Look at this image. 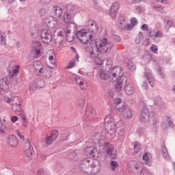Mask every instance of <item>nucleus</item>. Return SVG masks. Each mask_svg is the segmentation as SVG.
Returning <instances> with one entry per match:
<instances>
[{
    "label": "nucleus",
    "instance_id": "f257e3e1",
    "mask_svg": "<svg viewBox=\"0 0 175 175\" xmlns=\"http://www.w3.org/2000/svg\"><path fill=\"white\" fill-rule=\"evenodd\" d=\"M79 169L88 175L97 174L100 172V164L98 160L88 157L82 160Z\"/></svg>",
    "mask_w": 175,
    "mask_h": 175
},
{
    "label": "nucleus",
    "instance_id": "f03ea898",
    "mask_svg": "<svg viewBox=\"0 0 175 175\" xmlns=\"http://www.w3.org/2000/svg\"><path fill=\"white\" fill-rule=\"evenodd\" d=\"M99 76L102 80H108V79H110V80L114 81V79L118 80L122 79L124 72H122V68L121 66H114L109 68L107 72L100 69L99 70Z\"/></svg>",
    "mask_w": 175,
    "mask_h": 175
},
{
    "label": "nucleus",
    "instance_id": "7ed1b4c3",
    "mask_svg": "<svg viewBox=\"0 0 175 175\" xmlns=\"http://www.w3.org/2000/svg\"><path fill=\"white\" fill-rule=\"evenodd\" d=\"M64 21L66 24H67L66 28H65L64 31L66 34V39L68 42H73V35H72V29L71 28H74L76 29L77 28V25L75 23V20L73 19V16L69 12H65L64 14Z\"/></svg>",
    "mask_w": 175,
    "mask_h": 175
},
{
    "label": "nucleus",
    "instance_id": "20e7f679",
    "mask_svg": "<svg viewBox=\"0 0 175 175\" xmlns=\"http://www.w3.org/2000/svg\"><path fill=\"white\" fill-rule=\"evenodd\" d=\"M95 44L98 53H109L113 47L111 42L106 38L97 39Z\"/></svg>",
    "mask_w": 175,
    "mask_h": 175
},
{
    "label": "nucleus",
    "instance_id": "39448f33",
    "mask_svg": "<svg viewBox=\"0 0 175 175\" xmlns=\"http://www.w3.org/2000/svg\"><path fill=\"white\" fill-rule=\"evenodd\" d=\"M114 122V116L111 113L107 115L105 120V128L109 135H114L117 132V124Z\"/></svg>",
    "mask_w": 175,
    "mask_h": 175
},
{
    "label": "nucleus",
    "instance_id": "423d86ee",
    "mask_svg": "<svg viewBox=\"0 0 175 175\" xmlns=\"http://www.w3.org/2000/svg\"><path fill=\"white\" fill-rule=\"evenodd\" d=\"M16 83V79L4 77L0 79V92H9L10 88Z\"/></svg>",
    "mask_w": 175,
    "mask_h": 175
},
{
    "label": "nucleus",
    "instance_id": "0eeeda50",
    "mask_svg": "<svg viewBox=\"0 0 175 175\" xmlns=\"http://www.w3.org/2000/svg\"><path fill=\"white\" fill-rule=\"evenodd\" d=\"M75 36L81 43L88 44L90 40H92L93 36L90 34L88 30L81 29L76 32Z\"/></svg>",
    "mask_w": 175,
    "mask_h": 175
},
{
    "label": "nucleus",
    "instance_id": "6e6552de",
    "mask_svg": "<svg viewBox=\"0 0 175 175\" xmlns=\"http://www.w3.org/2000/svg\"><path fill=\"white\" fill-rule=\"evenodd\" d=\"M102 148L101 152H105L107 157H110L111 159H117V150L114 148V146L109 142L104 143L103 146H100Z\"/></svg>",
    "mask_w": 175,
    "mask_h": 175
},
{
    "label": "nucleus",
    "instance_id": "1a4fd4ad",
    "mask_svg": "<svg viewBox=\"0 0 175 175\" xmlns=\"http://www.w3.org/2000/svg\"><path fill=\"white\" fill-rule=\"evenodd\" d=\"M43 51V46L39 41H33L31 45V51L30 53V56L33 59H36L39 58Z\"/></svg>",
    "mask_w": 175,
    "mask_h": 175
},
{
    "label": "nucleus",
    "instance_id": "9d476101",
    "mask_svg": "<svg viewBox=\"0 0 175 175\" xmlns=\"http://www.w3.org/2000/svg\"><path fill=\"white\" fill-rule=\"evenodd\" d=\"M154 117L155 112H150V111L148 110V107H147L146 106L143 107L139 116V120L141 122H143L144 124H147V122H150V118H154Z\"/></svg>",
    "mask_w": 175,
    "mask_h": 175
},
{
    "label": "nucleus",
    "instance_id": "9b49d317",
    "mask_svg": "<svg viewBox=\"0 0 175 175\" xmlns=\"http://www.w3.org/2000/svg\"><path fill=\"white\" fill-rule=\"evenodd\" d=\"M116 109L120 113V116L127 120H130V118L133 117V112L132 111V109H131L126 104H123L121 107H117Z\"/></svg>",
    "mask_w": 175,
    "mask_h": 175
},
{
    "label": "nucleus",
    "instance_id": "f8f14e48",
    "mask_svg": "<svg viewBox=\"0 0 175 175\" xmlns=\"http://www.w3.org/2000/svg\"><path fill=\"white\" fill-rule=\"evenodd\" d=\"M40 39L44 44H50V42L53 41L51 31L49 29L40 31Z\"/></svg>",
    "mask_w": 175,
    "mask_h": 175
},
{
    "label": "nucleus",
    "instance_id": "ddd939ff",
    "mask_svg": "<svg viewBox=\"0 0 175 175\" xmlns=\"http://www.w3.org/2000/svg\"><path fill=\"white\" fill-rule=\"evenodd\" d=\"M8 72L11 79H13V77L20 72V66L16 65L14 62H10V64L8 67Z\"/></svg>",
    "mask_w": 175,
    "mask_h": 175
},
{
    "label": "nucleus",
    "instance_id": "4468645a",
    "mask_svg": "<svg viewBox=\"0 0 175 175\" xmlns=\"http://www.w3.org/2000/svg\"><path fill=\"white\" fill-rule=\"evenodd\" d=\"M117 126V134H118V138L119 140H124L126 136V131H125V128H124V123L121 121L119 120L118 122V124H116Z\"/></svg>",
    "mask_w": 175,
    "mask_h": 175
},
{
    "label": "nucleus",
    "instance_id": "2eb2a0df",
    "mask_svg": "<svg viewBox=\"0 0 175 175\" xmlns=\"http://www.w3.org/2000/svg\"><path fill=\"white\" fill-rule=\"evenodd\" d=\"M24 154L27 159H32L33 155H35V150L33 147L31 146L29 142H27L23 147Z\"/></svg>",
    "mask_w": 175,
    "mask_h": 175
},
{
    "label": "nucleus",
    "instance_id": "dca6fc26",
    "mask_svg": "<svg viewBox=\"0 0 175 175\" xmlns=\"http://www.w3.org/2000/svg\"><path fill=\"white\" fill-rule=\"evenodd\" d=\"M45 66H46L43 65L42 62L38 60L34 61L31 64V70H33L37 76H39L42 74V71L44 69Z\"/></svg>",
    "mask_w": 175,
    "mask_h": 175
},
{
    "label": "nucleus",
    "instance_id": "f3484780",
    "mask_svg": "<svg viewBox=\"0 0 175 175\" xmlns=\"http://www.w3.org/2000/svg\"><path fill=\"white\" fill-rule=\"evenodd\" d=\"M57 137H58V131L54 130L51 132L50 135L44 137V143H45L46 146H51V144L57 140Z\"/></svg>",
    "mask_w": 175,
    "mask_h": 175
},
{
    "label": "nucleus",
    "instance_id": "a211bd4d",
    "mask_svg": "<svg viewBox=\"0 0 175 175\" xmlns=\"http://www.w3.org/2000/svg\"><path fill=\"white\" fill-rule=\"evenodd\" d=\"M149 36L155 43H159L160 38L163 36V33L161 30L155 31L153 29H151L149 31Z\"/></svg>",
    "mask_w": 175,
    "mask_h": 175
},
{
    "label": "nucleus",
    "instance_id": "6ab92c4d",
    "mask_svg": "<svg viewBox=\"0 0 175 175\" xmlns=\"http://www.w3.org/2000/svg\"><path fill=\"white\" fill-rule=\"evenodd\" d=\"M46 87V83L43 79H36L33 83L32 85L30 87V91H33L35 88L36 90H40V88H44Z\"/></svg>",
    "mask_w": 175,
    "mask_h": 175
},
{
    "label": "nucleus",
    "instance_id": "aec40b11",
    "mask_svg": "<svg viewBox=\"0 0 175 175\" xmlns=\"http://www.w3.org/2000/svg\"><path fill=\"white\" fill-rule=\"evenodd\" d=\"M85 154L86 155H90L92 158H98V154L99 152H98V149L94 146L86 147L85 149Z\"/></svg>",
    "mask_w": 175,
    "mask_h": 175
},
{
    "label": "nucleus",
    "instance_id": "412c9836",
    "mask_svg": "<svg viewBox=\"0 0 175 175\" xmlns=\"http://www.w3.org/2000/svg\"><path fill=\"white\" fill-rule=\"evenodd\" d=\"M54 68V67H53ZM51 66H45L44 69H43L38 76H42V77H45V79H51V76H53V68Z\"/></svg>",
    "mask_w": 175,
    "mask_h": 175
},
{
    "label": "nucleus",
    "instance_id": "4be33fe9",
    "mask_svg": "<svg viewBox=\"0 0 175 175\" xmlns=\"http://www.w3.org/2000/svg\"><path fill=\"white\" fill-rule=\"evenodd\" d=\"M45 24L46 27H48L49 29L55 28V25H57V18L54 16H49L45 19Z\"/></svg>",
    "mask_w": 175,
    "mask_h": 175
},
{
    "label": "nucleus",
    "instance_id": "5701e85b",
    "mask_svg": "<svg viewBox=\"0 0 175 175\" xmlns=\"http://www.w3.org/2000/svg\"><path fill=\"white\" fill-rule=\"evenodd\" d=\"M118 3H113L110 9L109 14L110 17L112 18H116L117 17V14H118V9H119Z\"/></svg>",
    "mask_w": 175,
    "mask_h": 175
},
{
    "label": "nucleus",
    "instance_id": "b1692460",
    "mask_svg": "<svg viewBox=\"0 0 175 175\" xmlns=\"http://www.w3.org/2000/svg\"><path fill=\"white\" fill-rule=\"evenodd\" d=\"M116 80H117V82L114 85L115 90L116 92H120V91H122V88H124V83H126V79L120 78Z\"/></svg>",
    "mask_w": 175,
    "mask_h": 175
},
{
    "label": "nucleus",
    "instance_id": "393cba45",
    "mask_svg": "<svg viewBox=\"0 0 175 175\" xmlns=\"http://www.w3.org/2000/svg\"><path fill=\"white\" fill-rule=\"evenodd\" d=\"M85 114L89 120H94L96 117V111L91 106L86 107Z\"/></svg>",
    "mask_w": 175,
    "mask_h": 175
},
{
    "label": "nucleus",
    "instance_id": "a878e982",
    "mask_svg": "<svg viewBox=\"0 0 175 175\" xmlns=\"http://www.w3.org/2000/svg\"><path fill=\"white\" fill-rule=\"evenodd\" d=\"M128 167L132 173H137L140 169V165L135 161H130L128 164Z\"/></svg>",
    "mask_w": 175,
    "mask_h": 175
},
{
    "label": "nucleus",
    "instance_id": "bb28decb",
    "mask_svg": "<svg viewBox=\"0 0 175 175\" xmlns=\"http://www.w3.org/2000/svg\"><path fill=\"white\" fill-rule=\"evenodd\" d=\"M88 31L89 32H91V33H93V35H95L96 32H98V25L94 21H90L89 25H88Z\"/></svg>",
    "mask_w": 175,
    "mask_h": 175
},
{
    "label": "nucleus",
    "instance_id": "cd10ccee",
    "mask_svg": "<svg viewBox=\"0 0 175 175\" xmlns=\"http://www.w3.org/2000/svg\"><path fill=\"white\" fill-rule=\"evenodd\" d=\"M124 91L127 95H133L135 94V87L132 83L126 82L124 85Z\"/></svg>",
    "mask_w": 175,
    "mask_h": 175
},
{
    "label": "nucleus",
    "instance_id": "c85d7f7f",
    "mask_svg": "<svg viewBox=\"0 0 175 175\" xmlns=\"http://www.w3.org/2000/svg\"><path fill=\"white\" fill-rule=\"evenodd\" d=\"M142 161L147 166H151V154L150 152H144L142 154Z\"/></svg>",
    "mask_w": 175,
    "mask_h": 175
},
{
    "label": "nucleus",
    "instance_id": "c756f323",
    "mask_svg": "<svg viewBox=\"0 0 175 175\" xmlns=\"http://www.w3.org/2000/svg\"><path fill=\"white\" fill-rule=\"evenodd\" d=\"M8 143L11 147H17L18 144V141L17 138L14 135H10L8 137Z\"/></svg>",
    "mask_w": 175,
    "mask_h": 175
},
{
    "label": "nucleus",
    "instance_id": "7c9ffc66",
    "mask_svg": "<svg viewBox=\"0 0 175 175\" xmlns=\"http://www.w3.org/2000/svg\"><path fill=\"white\" fill-rule=\"evenodd\" d=\"M75 81L81 90H87L88 85H87V83L84 81V80L80 79L79 77H75Z\"/></svg>",
    "mask_w": 175,
    "mask_h": 175
},
{
    "label": "nucleus",
    "instance_id": "2f4dec72",
    "mask_svg": "<svg viewBox=\"0 0 175 175\" xmlns=\"http://www.w3.org/2000/svg\"><path fill=\"white\" fill-rule=\"evenodd\" d=\"M49 56H48V59L52 66L53 68H55L57 65H55V59H54V57H55V53H54V50H51L48 53Z\"/></svg>",
    "mask_w": 175,
    "mask_h": 175
},
{
    "label": "nucleus",
    "instance_id": "473e14b6",
    "mask_svg": "<svg viewBox=\"0 0 175 175\" xmlns=\"http://www.w3.org/2000/svg\"><path fill=\"white\" fill-rule=\"evenodd\" d=\"M162 126L164 129H166L167 128H173L174 124H173V122H172V120H170V118L167 117L166 120L163 122Z\"/></svg>",
    "mask_w": 175,
    "mask_h": 175
},
{
    "label": "nucleus",
    "instance_id": "72a5a7b5",
    "mask_svg": "<svg viewBox=\"0 0 175 175\" xmlns=\"http://www.w3.org/2000/svg\"><path fill=\"white\" fill-rule=\"evenodd\" d=\"M126 24H128V22L125 18L121 17L119 18L118 20V27L120 28V29H125L126 27Z\"/></svg>",
    "mask_w": 175,
    "mask_h": 175
},
{
    "label": "nucleus",
    "instance_id": "f704fd0d",
    "mask_svg": "<svg viewBox=\"0 0 175 175\" xmlns=\"http://www.w3.org/2000/svg\"><path fill=\"white\" fill-rule=\"evenodd\" d=\"M144 76L147 79L150 85H151V87H154V84L152 83V75L151 74V71L148 70H145Z\"/></svg>",
    "mask_w": 175,
    "mask_h": 175
},
{
    "label": "nucleus",
    "instance_id": "c9c22d12",
    "mask_svg": "<svg viewBox=\"0 0 175 175\" xmlns=\"http://www.w3.org/2000/svg\"><path fill=\"white\" fill-rule=\"evenodd\" d=\"M173 23L174 21L172 18H165L164 22V26L165 29H169L170 28H172V27H173Z\"/></svg>",
    "mask_w": 175,
    "mask_h": 175
},
{
    "label": "nucleus",
    "instance_id": "e433bc0d",
    "mask_svg": "<svg viewBox=\"0 0 175 175\" xmlns=\"http://www.w3.org/2000/svg\"><path fill=\"white\" fill-rule=\"evenodd\" d=\"M53 12L55 14V16H57V17H62L64 14V12L61 7H58V6L54 7Z\"/></svg>",
    "mask_w": 175,
    "mask_h": 175
},
{
    "label": "nucleus",
    "instance_id": "4c0bfd02",
    "mask_svg": "<svg viewBox=\"0 0 175 175\" xmlns=\"http://www.w3.org/2000/svg\"><path fill=\"white\" fill-rule=\"evenodd\" d=\"M86 52L88 53L90 58H95L96 57V55H95V53L94 52V46H89L86 49Z\"/></svg>",
    "mask_w": 175,
    "mask_h": 175
},
{
    "label": "nucleus",
    "instance_id": "58836bf2",
    "mask_svg": "<svg viewBox=\"0 0 175 175\" xmlns=\"http://www.w3.org/2000/svg\"><path fill=\"white\" fill-rule=\"evenodd\" d=\"M162 154L164 159H166L167 161H169L170 159V156H169V152L167 151V149L166 147L162 148Z\"/></svg>",
    "mask_w": 175,
    "mask_h": 175
},
{
    "label": "nucleus",
    "instance_id": "ea45409f",
    "mask_svg": "<svg viewBox=\"0 0 175 175\" xmlns=\"http://www.w3.org/2000/svg\"><path fill=\"white\" fill-rule=\"evenodd\" d=\"M154 105L162 107L163 106V101L158 97H156L153 99Z\"/></svg>",
    "mask_w": 175,
    "mask_h": 175
},
{
    "label": "nucleus",
    "instance_id": "a19ab883",
    "mask_svg": "<svg viewBox=\"0 0 175 175\" xmlns=\"http://www.w3.org/2000/svg\"><path fill=\"white\" fill-rule=\"evenodd\" d=\"M126 64L127 68L129 70H131L132 72L136 70V65H135L132 61L128 60Z\"/></svg>",
    "mask_w": 175,
    "mask_h": 175
},
{
    "label": "nucleus",
    "instance_id": "79ce46f5",
    "mask_svg": "<svg viewBox=\"0 0 175 175\" xmlns=\"http://www.w3.org/2000/svg\"><path fill=\"white\" fill-rule=\"evenodd\" d=\"M12 110H14L15 113H19V111H21V103H18V104H14L13 105H12Z\"/></svg>",
    "mask_w": 175,
    "mask_h": 175
},
{
    "label": "nucleus",
    "instance_id": "37998d69",
    "mask_svg": "<svg viewBox=\"0 0 175 175\" xmlns=\"http://www.w3.org/2000/svg\"><path fill=\"white\" fill-rule=\"evenodd\" d=\"M31 35L33 38H40V31L38 29H33L31 30Z\"/></svg>",
    "mask_w": 175,
    "mask_h": 175
},
{
    "label": "nucleus",
    "instance_id": "c03bdc74",
    "mask_svg": "<svg viewBox=\"0 0 175 175\" xmlns=\"http://www.w3.org/2000/svg\"><path fill=\"white\" fill-rule=\"evenodd\" d=\"M18 103H21V101L20 100V98L17 96H14L11 98V105L13 106V105H16Z\"/></svg>",
    "mask_w": 175,
    "mask_h": 175
},
{
    "label": "nucleus",
    "instance_id": "a18cd8bd",
    "mask_svg": "<svg viewBox=\"0 0 175 175\" xmlns=\"http://www.w3.org/2000/svg\"><path fill=\"white\" fill-rule=\"evenodd\" d=\"M18 116L23 120V121H27V113H25L24 110L19 111L18 112Z\"/></svg>",
    "mask_w": 175,
    "mask_h": 175
},
{
    "label": "nucleus",
    "instance_id": "49530a36",
    "mask_svg": "<svg viewBox=\"0 0 175 175\" xmlns=\"http://www.w3.org/2000/svg\"><path fill=\"white\" fill-rule=\"evenodd\" d=\"M151 59H152V57L150 54L146 53L143 56V60L146 62V64H150L151 62Z\"/></svg>",
    "mask_w": 175,
    "mask_h": 175
},
{
    "label": "nucleus",
    "instance_id": "de8ad7c7",
    "mask_svg": "<svg viewBox=\"0 0 175 175\" xmlns=\"http://www.w3.org/2000/svg\"><path fill=\"white\" fill-rule=\"evenodd\" d=\"M110 164H111V170H113V172L116 171V169L120 167V165L118 164V163L115 161H111Z\"/></svg>",
    "mask_w": 175,
    "mask_h": 175
},
{
    "label": "nucleus",
    "instance_id": "09e8293b",
    "mask_svg": "<svg viewBox=\"0 0 175 175\" xmlns=\"http://www.w3.org/2000/svg\"><path fill=\"white\" fill-rule=\"evenodd\" d=\"M56 32H57V36L62 38L64 36V33H65L66 37V32H65V29H56Z\"/></svg>",
    "mask_w": 175,
    "mask_h": 175
},
{
    "label": "nucleus",
    "instance_id": "8fccbe9b",
    "mask_svg": "<svg viewBox=\"0 0 175 175\" xmlns=\"http://www.w3.org/2000/svg\"><path fill=\"white\" fill-rule=\"evenodd\" d=\"M0 44H6V37L2 32H0Z\"/></svg>",
    "mask_w": 175,
    "mask_h": 175
},
{
    "label": "nucleus",
    "instance_id": "3c124183",
    "mask_svg": "<svg viewBox=\"0 0 175 175\" xmlns=\"http://www.w3.org/2000/svg\"><path fill=\"white\" fill-rule=\"evenodd\" d=\"M92 59L95 61L96 65H97L98 66L103 65V62L99 57L95 56V57H94Z\"/></svg>",
    "mask_w": 175,
    "mask_h": 175
},
{
    "label": "nucleus",
    "instance_id": "603ef678",
    "mask_svg": "<svg viewBox=\"0 0 175 175\" xmlns=\"http://www.w3.org/2000/svg\"><path fill=\"white\" fill-rule=\"evenodd\" d=\"M76 64V60L72 59V61L69 62L68 65L66 66L67 69H72V68H75V65Z\"/></svg>",
    "mask_w": 175,
    "mask_h": 175
},
{
    "label": "nucleus",
    "instance_id": "864d4df0",
    "mask_svg": "<svg viewBox=\"0 0 175 175\" xmlns=\"http://www.w3.org/2000/svg\"><path fill=\"white\" fill-rule=\"evenodd\" d=\"M0 132L1 133H5V132H6V127L5 124H3V122H2L1 118H0Z\"/></svg>",
    "mask_w": 175,
    "mask_h": 175
},
{
    "label": "nucleus",
    "instance_id": "5fc2aeb1",
    "mask_svg": "<svg viewBox=\"0 0 175 175\" xmlns=\"http://www.w3.org/2000/svg\"><path fill=\"white\" fill-rule=\"evenodd\" d=\"M134 9H135V12L137 13H138V14H140L143 13V7H142V6H140L139 5H135L134 7Z\"/></svg>",
    "mask_w": 175,
    "mask_h": 175
},
{
    "label": "nucleus",
    "instance_id": "6e6d98bb",
    "mask_svg": "<svg viewBox=\"0 0 175 175\" xmlns=\"http://www.w3.org/2000/svg\"><path fill=\"white\" fill-rule=\"evenodd\" d=\"M150 51H152V53H154V54H158V46H157L155 44H152L150 47Z\"/></svg>",
    "mask_w": 175,
    "mask_h": 175
},
{
    "label": "nucleus",
    "instance_id": "4d7b16f0",
    "mask_svg": "<svg viewBox=\"0 0 175 175\" xmlns=\"http://www.w3.org/2000/svg\"><path fill=\"white\" fill-rule=\"evenodd\" d=\"M153 9H154V10L159 12V13H165V9L162 6H154Z\"/></svg>",
    "mask_w": 175,
    "mask_h": 175
},
{
    "label": "nucleus",
    "instance_id": "13d9d810",
    "mask_svg": "<svg viewBox=\"0 0 175 175\" xmlns=\"http://www.w3.org/2000/svg\"><path fill=\"white\" fill-rule=\"evenodd\" d=\"M69 136V133L66 131H64L62 133V137L63 140H68V137Z\"/></svg>",
    "mask_w": 175,
    "mask_h": 175
},
{
    "label": "nucleus",
    "instance_id": "bf43d9fd",
    "mask_svg": "<svg viewBox=\"0 0 175 175\" xmlns=\"http://www.w3.org/2000/svg\"><path fill=\"white\" fill-rule=\"evenodd\" d=\"M79 75H81V76H85V77H90V73L85 72L84 70L81 69L79 70Z\"/></svg>",
    "mask_w": 175,
    "mask_h": 175
},
{
    "label": "nucleus",
    "instance_id": "052dcab7",
    "mask_svg": "<svg viewBox=\"0 0 175 175\" xmlns=\"http://www.w3.org/2000/svg\"><path fill=\"white\" fill-rule=\"evenodd\" d=\"M139 151H140V144L136 143L134 145V152H135V154H137V152H139Z\"/></svg>",
    "mask_w": 175,
    "mask_h": 175
},
{
    "label": "nucleus",
    "instance_id": "680f3d73",
    "mask_svg": "<svg viewBox=\"0 0 175 175\" xmlns=\"http://www.w3.org/2000/svg\"><path fill=\"white\" fill-rule=\"evenodd\" d=\"M135 28V26L132 23L126 24V27L124 29H126V31H132Z\"/></svg>",
    "mask_w": 175,
    "mask_h": 175
},
{
    "label": "nucleus",
    "instance_id": "e2e57ef3",
    "mask_svg": "<svg viewBox=\"0 0 175 175\" xmlns=\"http://www.w3.org/2000/svg\"><path fill=\"white\" fill-rule=\"evenodd\" d=\"M139 175H151V173H150V171H148L147 169H142Z\"/></svg>",
    "mask_w": 175,
    "mask_h": 175
},
{
    "label": "nucleus",
    "instance_id": "0e129e2a",
    "mask_svg": "<svg viewBox=\"0 0 175 175\" xmlns=\"http://www.w3.org/2000/svg\"><path fill=\"white\" fill-rule=\"evenodd\" d=\"M77 105L80 109H83L84 107V100L79 99L77 100Z\"/></svg>",
    "mask_w": 175,
    "mask_h": 175
},
{
    "label": "nucleus",
    "instance_id": "69168bd1",
    "mask_svg": "<svg viewBox=\"0 0 175 175\" xmlns=\"http://www.w3.org/2000/svg\"><path fill=\"white\" fill-rule=\"evenodd\" d=\"M113 102L116 106H118L122 102V99L121 98H116L113 100Z\"/></svg>",
    "mask_w": 175,
    "mask_h": 175
},
{
    "label": "nucleus",
    "instance_id": "338daca9",
    "mask_svg": "<svg viewBox=\"0 0 175 175\" xmlns=\"http://www.w3.org/2000/svg\"><path fill=\"white\" fill-rule=\"evenodd\" d=\"M131 24L135 27L137 24V18L136 17L131 18Z\"/></svg>",
    "mask_w": 175,
    "mask_h": 175
},
{
    "label": "nucleus",
    "instance_id": "774afa93",
    "mask_svg": "<svg viewBox=\"0 0 175 175\" xmlns=\"http://www.w3.org/2000/svg\"><path fill=\"white\" fill-rule=\"evenodd\" d=\"M38 175H47V173H46V171H44V170H40L38 172H37Z\"/></svg>",
    "mask_w": 175,
    "mask_h": 175
}]
</instances>
